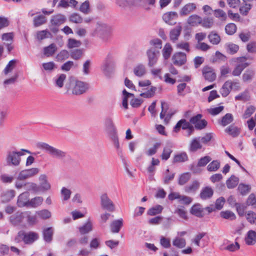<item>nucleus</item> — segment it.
I'll use <instances>...</instances> for the list:
<instances>
[{
	"label": "nucleus",
	"mask_w": 256,
	"mask_h": 256,
	"mask_svg": "<svg viewBox=\"0 0 256 256\" xmlns=\"http://www.w3.org/2000/svg\"><path fill=\"white\" fill-rule=\"evenodd\" d=\"M22 152H17L14 150H8L6 152V161L8 166H17L20 165L21 162L20 156L24 154L22 152H26L28 154H32V152L26 149H22Z\"/></svg>",
	"instance_id": "f257e3e1"
},
{
	"label": "nucleus",
	"mask_w": 256,
	"mask_h": 256,
	"mask_svg": "<svg viewBox=\"0 0 256 256\" xmlns=\"http://www.w3.org/2000/svg\"><path fill=\"white\" fill-rule=\"evenodd\" d=\"M37 147L45 150L48 154L54 158L62 160L66 157V152L60 149L52 146L45 142H38Z\"/></svg>",
	"instance_id": "f03ea898"
},
{
	"label": "nucleus",
	"mask_w": 256,
	"mask_h": 256,
	"mask_svg": "<svg viewBox=\"0 0 256 256\" xmlns=\"http://www.w3.org/2000/svg\"><path fill=\"white\" fill-rule=\"evenodd\" d=\"M72 86V92L74 95H80L85 93L89 88V84L80 80L70 81V84H66L68 90Z\"/></svg>",
	"instance_id": "7ed1b4c3"
},
{
	"label": "nucleus",
	"mask_w": 256,
	"mask_h": 256,
	"mask_svg": "<svg viewBox=\"0 0 256 256\" xmlns=\"http://www.w3.org/2000/svg\"><path fill=\"white\" fill-rule=\"evenodd\" d=\"M115 68V62L110 54H108L106 58L101 69L104 74L108 77L113 73Z\"/></svg>",
	"instance_id": "20e7f679"
},
{
	"label": "nucleus",
	"mask_w": 256,
	"mask_h": 256,
	"mask_svg": "<svg viewBox=\"0 0 256 256\" xmlns=\"http://www.w3.org/2000/svg\"><path fill=\"white\" fill-rule=\"evenodd\" d=\"M100 205L102 208L110 212H113L115 210L114 204L106 194H104L100 196Z\"/></svg>",
	"instance_id": "39448f33"
},
{
	"label": "nucleus",
	"mask_w": 256,
	"mask_h": 256,
	"mask_svg": "<svg viewBox=\"0 0 256 256\" xmlns=\"http://www.w3.org/2000/svg\"><path fill=\"white\" fill-rule=\"evenodd\" d=\"M160 54L158 50L155 48H152L146 51V55L148 58V66L152 67L157 62Z\"/></svg>",
	"instance_id": "423d86ee"
},
{
	"label": "nucleus",
	"mask_w": 256,
	"mask_h": 256,
	"mask_svg": "<svg viewBox=\"0 0 256 256\" xmlns=\"http://www.w3.org/2000/svg\"><path fill=\"white\" fill-rule=\"evenodd\" d=\"M38 172L39 169L36 168L22 170L19 173L18 180H26L36 175Z\"/></svg>",
	"instance_id": "0eeeda50"
},
{
	"label": "nucleus",
	"mask_w": 256,
	"mask_h": 256,
	"mask_svg": "<svg viewBox=\"0 0 256 256\" xmlns=\"http://www.w3.org/2000/svg\"><path fill=\"white\" fill-rule=\"evenodd\" d=\"M202 74L206 80L212 82L215 80L216 75L214 70L212 67L206 66L202 70Z\"/></svg>",
	"instance_id": "6e6552de"
},
{
	"label": "nucleus",
	"mask_w": 256,
	"mask_h": 256,
	"mask_svg": "<svg viewBox=\"0 0 256 256\" xmlns=\"http://www.w3.org/2000/svg\"><path fill=\"white\" fill-rule=\"evenodd\" d=\"M172 60L174 65L182 66L186 62V54L182 52H176L172 57Z\"/></svg>",
	"instance_id": "1a4fd4ad"
},
{
	"label": "nucleus",
	"mask_w": 256,
	"mask_h": 256,
	"mask_svg": "<svg viewBox=\"0 0 256 256\" xmlns=\"http://www.w3.org/2000/svg\"><path fill=\"white\" fill-rule=\"evenodd\" d=\"M23 242L26 244H32L38 238V234L34 232H26L24 231Z\"/></svg>",
	"instance_id": "9d476101"
},
{
	"label": "nucleus",
	"mask_w": 256,
	"mask_h": 256,
	"mask_svg": "<svg viewBox=\"0 0 256 256\" xmlns=\"http://www.w3.org/2000/svg\"><path fill=\"white\" fill-rule=\"evenodd\" d=\"M178 17V14L174 12L165 13L162 16L163 20L168 24L172 26L176 24L175 20Z\"/></svg>",
	"instance_id": "9b49d317"
},
{
	"label": "nucleus",
	"mask_w": 256,
	"mask_h": 256,
	"mask_svg": "<svg viewBox=\"0 0 256 256\" xmlns=\"http://www.w3.org/2000/svg\"><path fill=\"white\" fill-rule=\"evenodd\" d=\"M30 194L28 192H25L21 194L18 197L17 204L18 207H28Z\"/></svg>",
	"instance_id": "f8f14e48"
},
{
	"label": "nucleus",
	"mask_w": 256,
	"mask_h": 256,
	"mask_svg": "<svg viewBox=\"0 0 256 256\" xmlns=\"http://www.w3.org/2000/svg\"><path fill=\"white\" fill-rule=\"evenodd\" d=\"M40 184L38 186L40 188V192L46 191L50 188V184L47 180V176L46 174H41L39 177Z\"/></svg>",
	"instance_id": "ddd939ff"
},
{
	"label": "nucleus",
	"mask_w": 256,
	"mask_h": 256,
	"mask_svg": "<svg viewBox=\"0 0 256 256\" xmlns=\"http://www.w3.org/2000/svg\"><path fill=\"white\" fill-rule=\"evenodd\" d=\"M24 216L22 212H17L11 216L10 220L11 224L14 226H20L23 221Z\"/></svg>",
	"instance_id": "4468645a"
},
{
	"label": "nucleus",
	"mask_w": 256,
	"mask_h": 256,
	"mask_svg": "<svg viewBox=\"0 0 256 256\" xmlns=\"http://www.w3.org/2000/svg\"><path fill=\"white\" fill-rule=\"evenodd\" d=\"M54 234V230L52 228L49 227L44 228L42 230V236L44 240L48 243H50L52 240Z\"/></svg>",
	"instance_id": "2eb2a0df"
},
{
	"label": "nucleus",
	"mask_w": 256,
	"mask_h": 256,
	"mask_svg": "<svg viewBox=\"0 0 256 256\" xmlns=\"http://www.w3.org/2000/svg\"><path fill=\"white\" fill-rule=\"evenodd\" d=\"M96 32H100L101 34L110 33L112 31V28L110 26L102 22H98L96 28Z\"/></svg>",
	"instance_id": "dca6fc26"
},
{
	"label": "nucleus",
	"mask_w": 256,
	"mask_h": 256,
	"mask_svg": "<svg viewBox=\"0 0 256 256\" xmlns=\"http://www.w3.org/2000/svg\"><path fill=\"white\" fill-rule=\"evenodd\" d=\"M182 28L180 26H177L176 28L170 30V38L172 42H175L178 38Z\"/></svg>",
	"instance_id": "f3484780"
},
{
	"label": "nucleus",
	"mask_w": 256,
	"mask_h": 256,
	"mask_svg": "<svg viewBox=\"0 0 256 256\" xmlns=\"http://www.w3.org/2000/svg\"><path fill=\"white\" fill-rule=\"evenodd\" d=\"M190 213L198 218H202L204 216V208L199 204H194L190 208Z\"/></svg>",
	"instance_id": "a211bd4d"
},
{
	"label": "nucleus",
	"mask_w": 256,
	"mask_h": 256,
	"mask_svg": "<svg viewBox=\"0 0 256 256\" xmlns=\"http://www.w3.org/2000/svg\"><path fill=\"white\" fill-rule=\"evenodd\" d=\"M213 194V190L210 186H206L202 188L200 196L202 200H205L211 198Z\"/></svg>",
	"instance_id": "6ab92c4d"
},
{
	"label": "nucleus",
	"mask_w": 256,
	"mask_h": 256,
	"mask_svg": "<svg viewBox=\"0 0 256 256\" xmlns=\"http://www.w3.org/2000/svg\"><path fill=\"white\" fill-rule=\"evenodd\" d=\"M123 226V220L120 218L114 220L110 224V230L112 233H118Z\"/></svg>",
	"instance_id": "aec40b11"
},
{
	"label": "nucleus",
	"mask_w": 256,
	"mask_h": 256,
	"mask_svg": "<svg viewBox=\"0 0 256 256\" xmlns=\"http://www.w3.org/2000/svg\"><path fill=\"white\" fill-rule=\"evenodd\" d=\"M232 89V84L231 80H227L223 84L220 92L223 97H226Z\"/></svg>",
	"instance_id": "412c9836"
},
{
	"label": "nucleus",
	"mask_w": 256,
	"mask_h": 256,
	"mask_svg": "<svg viewBox=\"0 0 256 256\" xmlns=\"http://www.w3.org/2000/svg\"><path fill=\"white\" fill-rule=\"evenodd\" d=\"M190 122H187L185 119L180 120L174 128V132H178L180 128L182 130H187L190 126Z\"/></svg>",
	"instance_id": "4be33fe9"
},
{
	"label": "nucleus",
	"mask_w": 256,
	"mask_h": 256,
	"mask_svg": "<svg viewBox=\"0 0 256 256\" xmlns=\"http://www.w3.org/2000/svg\"><path fill=\"white\" fill-rule=\"evenodd\" d=\"M196 8V6L194 3H189L186 4L180 10V14L181 16H187Z\"/></svg>",
	"instance_id": "5701e85b"
},
{
	"label": "nucleus",
	"mask_w": 256,
	"mask_h": 256,
	"mask_svg": "<svg viewBox=\"0 0 256 256\" xmlns=\"http://www.w3.org/2000/svg\"><path fill=\"white\" fill-rule=\"evenodd\" d=\"M202 148V144H200V138H195L192 140L189 148L190 151L194 152Z\"/></svg>",
	"instance_id": "b1692460"
},
{
	"label": "nucleus",
	"mask_w": 256,
	"mask_h": 256,
	"mask_svg": "<svg viewBox=\"0 0 256 256\" xmlns=\"http://www.w3.org/2000/svg\"><path fill=\"white\" fill-rule=\"evenodd\" d=\"M187 22L191 26H198L202 22V18L198 15L192 14L188 17Z\"/></svg>",
	"instance_id": "393cba45"
},
{
	"label": "nucleus",
	"mask_w": 256,
	"mask_h": 256,
	"mask_svg": "<svg viewBox=\"0 0 256 256\" xmlns=\"http://www.w3.org/2000/svg\"><path fill=\"white\" fill-rule=\"evenodd\" d=\"M210 42L214 45L220 44L221 38L220 35L214 31H212L208 36Z\"/></svg>",
	"instance_id": "a878e982"
},
{
	"label": "nucleus",
	"mask_w": 256,
	"mask_h": 256,
	"mask_svg": "<svg viewBox=\"0 0 256 256\" xmlns=\"http://www.w3.org/2000/svg\"><path fill=\"white\" fill-rule=\"evenodd\" d=\"M225 132L232 137H236L240 134V129L234 124H231L226 128Z\"/></svg>",
	"instance_id": "bb28decb"
},
{
	"label": "nucleus",
	"mask_w": 256,
	"mask_h": 256,
	"mask_svg": "<svg viewBox=\"0 0 256 256\" xmlns=\"http://www.w3.org/2000/svg\"><path fill=\"white\" fill-rule=\"evenodd\" d=\"M256 240V232L252 230L248 232L245 241L248 245H253Z\"/></svg>",
	"instance_id": "cd10ccee"
},
{
	"label": "nucleus",
	"mask_w": 256,
	"mask_h": 256,
	"mask_svg": "<svg viewBox=\"0 0 256 256\" xmlns=\"http://www.w3.org/2000/svg\"><path fill=\"white\" fill-rule=\"evenodd\" d=\"M66 17L64 15L59 14L54 16L51 19V23L52 25L58 26L66 21Z\"/></svg>",
	"instance_id": "c85d7f7f"
},
{
	"label": "nucleus",
	"mask_w": 256,
	"mask_h": 256,
	"mask_svg": "<svg viewBox=\"0 0 256 256\" xmlns=\"http://www.w3.org/2000/svg\"><path fill=\"white\" fill-rule=\"evenodd\" d=\"M188 160V156L186 152H182L174 155L173 158V163L184 162Z\"/></svg>",
	"instance_id": "c756f323"
},
{
	"label": "nucleus",
	"mask_w": 256,
	"mask_h": 256,
	"mask_svg": "<svg viewBox=\"0 0 256 256\" xmlns=\"http://www.w3.org/2000/svg\"><path fill=\"white\" fill-rule=\"evenodd\" d=\"M78 230L81 234H88L92 230V224L90 220H88L82 226L79 227Z\"/></svg>",
	"instance_id": "7c9ffc66"
},
{
	"label": "nucleus",
	"mask_w": 256,
	"mask_h": 256,
	"mask_svg": "<svg viewBox=\"0 0 256 256\" xmlns=\"http://www.w3.org/2000/svg\"><path fill=\"white\" fill-rule=\"evenodd\" d=\"M108 134L115 148L117 150H119L120 144L116 130L108 131Z\"/></svg>",
	"instance_id": "2f4dec72"
},
{
	"label": "nucleus",
	"mask_w": 256,
	"mask_h": 256,
	"mask_svg": "<svg viewBox=\"0 0 256 256\" xmlns=\"http://www.w3.org/2000/svg\"><path fill=\"white\" fill-rule=\"evenodd\" d=\"M226 51L230 54H234L239 50V46L232 42H228L224 46Z\"/></svg>",
	"instance_id": "473e14b6"
},
{
	"label": "nucleus",
	"mask_w": 256,
	"mask_h": 256,
	"mask_svg": "<svg viewBox=\"0 0 256 256\" xmlns=\"http://www.w3.org/2000/svg\"><path fill=\"white\" fill-rule=\"evenodd\" d=\"M239 178L234 175H232L227 180L226 182V186L228 188H234L238 184Z\"/></svg>",
	"instance_id": "72a5a7b5"
},
{
	"label": "nucleus",
	"mask_w": 256,
	"mask_h": 256,
	"mask_svg": "<svg viewBox=\"0 0 256 256\" xmlns=\"http://www.w3.org/2000/svg\"><path fill=\"white\" fill-rule=\"evenodd\" d=\"M57 50V47L54 44H52L44 48V54L45 56L48 57L52 56Z\"/></svg>",
	"instance_id": "f704fd0d"
},
{
	"label": "nucleus",
	"mask_w": 256,
	"mask_h": 256,
	"mask_svg": "<svg viewBox=\"0 0 256 256\" xmlns=\"http://www.w3.org/2000/svg\"><path fill=\"white\" fill-rule=\"evenodd\" d=\"M248 66V64L247 62L242 63L236 65L232 72V75L234 76H239L242 70Z\"/></svg>",
	"instance_id": "c9c22d12"
},
{
	"label": "nucleus",
	"mask_w": 256,
	"mask_h": 256,
	"mask_svg": "<svg viewBox=\"0 0 256 256\" xmlns=\"http://www.w3.org/2000/svg\"><path fill=\"white\" fill-rule=\"evenodd\" d=\"M234 120V117L232 114L227 113L222 117L221 121L220 122V125L225 126L232 122Z\"/></svg>",
	"instance_id": "e433bc0d"
},
{
	"label": "nucleus",
	"mask_w": 256,
	"mask_h": 256,
	"mask_svg": "<svg viewBox=\"0 0 256 256\" xmlns=\"http://www.w3.org/2000/svg\"><path fill=\"white\" fill-rule=\"evenodd\" d=\"M46 22V18L43 15H39L34 18L33 24L34 27H38Z\"/></svg>",
	"instance_id": "4c0bfd02"
},
{
	"label": "nucleus",
	"mask_w": 256,
	"mask_h": 256,
	"mask_svg": "<svg viewBox=\"0 0 256 256\" xmlns=\"http://www.w3.org/2000/svg\"><path fill=\"white\" fill-rule=\"evenodd\" d=\"M44 200L42 196H36L30 200L28 202V207L36 208L40 206Z\"/></svg>",
	"instance_id": "58836bf2"
},
{
	"label": "nucleus",
	"mask_w": 256,
	"mask_h": 256,
	"mask_svg": "<svg viewBox=\"0 0 256 256\" xmlns=\"http://www.w3.org/2000/svg\"><path fill=\"white\" fill-rule=\"evenodd\" d=\"M172 52V48L169 43H166L162 50V55L165 60H168L170 58L171 54Z\"/></svg>",
	"instance_id": "ea45409f"
},
{
	"label": "nucleus",
	"mask_w": 256,
	"mask_h": 256,
	"mask_svg": "<svg viewBox=\"0 0 256 256\" xmlns=\"http://www.w3.org/2000/svg\"><path fill=\"white\" fill-rule=\"evenodd\" d=\"M24 189L27 191H32L36 193L40 192V188L34 182H26L24 184Z\"/></svg>",
	"instance_id": "a19ab883"
},
{
	"label": "nucleus",
	"mask_w": 256,
	"mask_h": 256,
	"mask_svg": "<svg viewBox=\"0 0 256 256\" xmlns=\"http://www.w3.org/2000/svg\"><path fill=\"white\" fill-rule=\"evenodd\" d=\"M199 187V182L197 180H194L190 184L186 186L184 190L187 192H194Z\"/></svg>",
	"instance_id": "79ce46f5"
},
{
	"label": "nucleus",
	"mask_w": 256,
	"mask_h": 256,
	"mask_svg": "<svg viewBox=\"0 0 256 256\" xmlns=\"http://www.w3.org/2000/svg\"><path fill=\"white\" fill-rule=\"evenodd\" d=\"M163 207L160 205H156L155 206L150 208L148 211V214L149 216H155L160 214L162 212Z\"/></svg>",
	"instance_id": "37998d69"
},
{
	"label": "nucleus",
	"mask_w": 256,
	"mask_h": 256,
	"mask_svg": "<svg viewBox=\"0 0 256 256\" xmlns=\"http://www.w3.org/2000/svg\"><path fill=\"white\" fill-rule=\"evenodd\" d=\"M220 216L223 218L231 220H234L236 218L235 214L230 210L222 211L220 212Z\"/></svg>",
	"instance_id": "c03bdc74"
},
{
	"label": "nucleus",
	"mask_w": 256,
	"mask_h": 256,
	"mask_svg": "<svg viewBox=\"0 0 256 256\" xmlns=\"http://www.w3.org/2000/svg\"><path fill=\"white\" fill-rule=\"evenodd\" d=\"M254 71L251 69L246 70L242 74V80L246 82L250 80L254 76Z\"/></svg>",
	"instance_id": "a18cd8bd"
},
{
	"label": "nucleus",
	"mask_w": 256,
	"mask_h": 256,
	"mask_svg": "<svg viewBox=\"0 0 256 256\" xmlns=\"http://www.w3.org/2000/svg\"><path fill=\"white\" fill-rule=\"evenodd\" d=\"M132 0H115L116 4L122 8L125 9L132 6Z\"/></svg>",
	"instance_id": "49530a36"
},
{
	"label": "nucleus",
	"mask_w": 256,
	"mask_h": 256,
	"mask_svg": "<svg viewBox=\"0 0 256 256\" xmlns=\"http://www.w3.org/2000/svg\"><path fill=\"white\" fill-rule=\"evenodd\" d=\"M16 63V60H10L4 70V74L6 75L8 73L11 72L15 68Z\"/></svg>",
	"instance_id": "de8ad7c7"
},
{
	"label": "nucleus",
	"mask_w": 256,
	"mask_h": 256,
	"mask_svg": "<svg viewBox=\"0 0 256 256\" xmlns=\"http://www.w3.org/2000/svg\"><path fill=\"white\" fill-rule=\"evenodd\" d=\"M134 74L138 77L142 76L146 73L145 67L144 65L140 64L134 69Z\"/></svg>",
	"instance_id": "09e8293b"
},
{
	"label": "nucleus",
	"mask_w": 256,
	"mask_h": 256,
	"mask_svg": "<svg viewBox=\"0 0 256 256\" xmlns=\"http://www.w3.org/2000/svg\"><path fill=\"white\" fill-rule=\"evenodd\" d=\"M70 54L66 50H61L56 56V60L58 62H62L68 58Z\"/></svg>",
	"instance_id": "8fccbe9b"
},
{
	"label": "nucleus",
	"mask_w": 256,
	"mask_h": 256,
	"mask_svg": "<svg viewBox=\"0 0 256 256\" xmlns=\"http://www.w3.org/2000/svg\"><path fill=\"white\" fill-rule=\"evenodd\" d=\"M14 196V190L7 191L2 196V200L3 202H6L11 200Z\"/></svg>",
	"instance_id": "3c124183"
},
{
	"label": "nucleus",
	"mask_w": 256,
	"mask_h": 256,
	"mask_svg": "<svg viewBox=\"0 0 256 256\" xmlns=\"http://www.w3.org/2000/svg\"><path fill=\"white\" fill-rule=\"evenodd\" d=\"M172 152V150L170 146L164 147L160 156L162 159L164 160H168L170 158Z\"/></svg>",
	"instance_id": "603ef678"
},
{
	"label": "nucleus",
	"mask_w": 256,
	"mask_h": 256,
	"mask_svg": "<svg viewBox=\"0 0 256 256\" xmlns=\"http://www.w3.org/2000/svg\"><path fill=\"white\" fill-rule=\"evenodd\" d=\"M252 7L251 4L245 2L244 5L240 6L239 8L240 14L244 16H247Z\"/></svg>",
	"instance_id": "864d4df0"
},
{
	"label": "nucleus",
	"mask_w": 256,
	"mask_h": 256,
	"mask_svg": "<svg viewBox=\"0 0 256 256\" xmlns=\"http://www.w3.org/2000/svg\"><path fill=\"white\" fill-rule=\"evenodd\" d=\"M251 189L250 186L248 184H240L238 186V190L242 195H246L250 192Z\"/></svg>",
	"instance_id": "5fc2aeb1"
},
{
	"label": "nucleus",
	"mask_w": 256,
	"mask_h": 256,
	"mask_svg": "<svg viewBox=\"0 0 256 256\" xmlns=\"http://www.w3.org/2000/svg\"><path fill=\"white\" fill-rule=\"evenodd\" d=\"M236 26L234 23L228 24L225 27L226 32L228 35L234 34L236 32Z\"/></svg>",
	"instance_id": "6e6d98bb"
},
{
	"label": "nucleus",
	"mask_w": 256,
	"mask_h": 256,
	"mask_svg": "<svg viewBox=\"0 0 256 256\" xmlns=\"http://www.w3.org/2000/svg\"><path fill=\"white\" fill-rule=\"evenodd\" d=\"M174 246L182 248H184L186 245V242L184 238H176L172 242Z\"/></svg>",
	"instance_id": "4d7b16f0"
},
{
	"label": "nucleus",
	"mask_w": 256,
	"mask_h": 256,
	"mask_svg": "<svg viewBox=\"0 0 256 256\" xmlns=\"http://www.w3.org/2000/svg\"><path fill=\"white\" fill-rule=\"evenodd\" d=\"M83 50L82 49H75L70 52L71 58L75 60H79L82 56Z\"/></svg>",
	"instance_id": "13d9d810"
},
{
	"label": "nucleus",
	"mask_w": 256,
	"mask_h": 256,
	"mask_svg": "<svg viewBox=\"0 0 256 256\" xmlns=\"http://www.w3.org/2000/svg\"><path fill=\"white\" fill-rule=\"evenodd\" d=\"M122 94L124 95V98L122 99V104L124 108L127 109L128 108V99L129 96L134 97V94L128 92L126 90H123Z\"/></svg>",
	"instance_id": "bf43d9fd"
},
{
	"label": "nucleus",
	"mask_w": 256,
	"mask_h": 256,
	"mask_svg": "<svg viewBox=\"0 0 256 256\" xmlns=\"http://www.w3.org/2000/svg\"><path fill=\"white\" fill-rule=\"evenodd\" d=\"M200 24L205 28H210L214 25V20L212 18H204L202 19V22Z\"/></svg>",
	"instance_id": "052dcab7"
},
{
	"label": "nucleus",
	"mask_w": 256,
	"mask_h": 256,
	"mask_svg": "<svg viewBox=\"0 0 256 256\" xmlns=\"http://www.w3.org/2000/svg\"><path fill=\"white\" fill-rule=\"evenodd\" d=\"M220 167V163L218 160H213L207 166L209 172L216 171Z\"/></svg>",
	"instance_id": "680f3d73"
},
{
	"label": "nucleus",
	"mask_w": 256,
	"mask_h": 256,
	"mask_svg": "<svg viewBox=\"0 0 256 256\" xmlns=\"http://www.w3.org/2000/svg\"><path fill=\"white\" fill-rule=\"evenodd\" d=\"M250 96L248 90L240 93V94L236 96L235 100H241L244 102L248 101L250 100Z\"/></svg>",
	"instance_id": "e2e57ef3"
},
{
	"label": "nucleus",
	"mask_w": 256,
	"mask_h": 256,
	"mask_svg": "<svg viewBox=\"0 0 256 256\" xmlns=\"http://www.w3.org/2000/svg\"><path fill=\"white\" fill-rule=\"evenodd\" d=\"M79 10L84 14H88L90 11L89 1L86 0L82 3L80 7Z\"/></svg>",
	"instance_id": "0e129e2a"
},
{
	"label": "nucleus",
	"mask_w": 256,
	"mask_h": 256,
	"mask_svg": "<svg viewBox=\"0 0 256 256\" xmlns=\"http://www.w3.org/2000/svg\"><path fill=\"white\" fill-rule=\"evenodd\" d=\"M190 178V174L188 172L184 173L179 178L178 184L182 186L184 184L188 181Z\"/></svg>",
	"instance_id": "69168bd1"
},
{
	"label": "nucleus",
	"mask_w": 256,
	"mask_h": 256,
	"mask_svg": "<svg viewBox=\"0 0 256 256\" xmlns=\"http://www.w3.org/2000/svg\"><path fill=\"white\" fill-rule=\"evenodd\" d=\"M156 90V88L154 86H152L151 88L146 92H142L140 94V96L145 98H150L152 97Z\"/></svg>",
	"instance_id": "338daca9"
},
{
	"label": "nucleus",
	"mask_w": 256,
	"mask_h": 256,
	"mask_svg": "<svg viewBox=\"0 0 256 256\" xmlns=\"http://www.w3.org/2000/svg\"><path fill=\"white\" fill-rule=\"evenodd\" d=\"M160 146L161 142H156V144H154L152 148H149V150L146 152V154L149 156H151L154 154H156L158 148Z\"/></svg>",
	"instance_id": "774afa93"
}]
</instances>
